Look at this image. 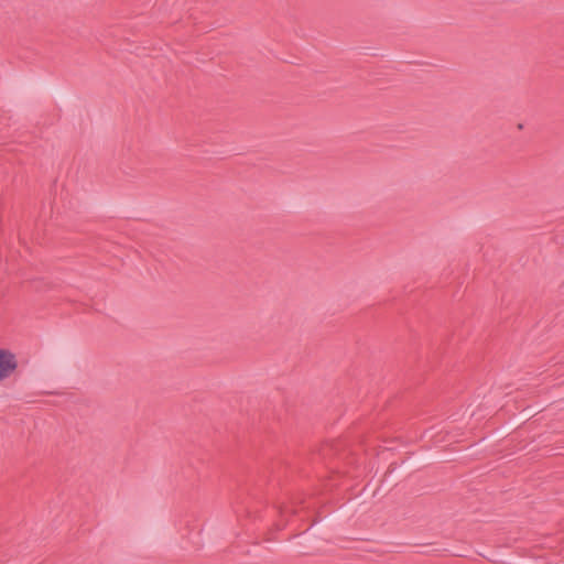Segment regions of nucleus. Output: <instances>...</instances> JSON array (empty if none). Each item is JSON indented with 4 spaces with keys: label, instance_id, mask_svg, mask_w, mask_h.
<instances>
[{
    "label": "nucleus",
    "instance_id": "nucleus-1",
    "mask_svg": "<svg viewBox=\"0 0 564 564\" xmlns=\"http://www.w3.org/2000/svg\"><path fill=\"white\" fill-rule=\"evenodd\" d=\"M19 371L17 354L7 347H0V383L14 377Z\"/></svg>",
    "mask_w": 564,
    "mask_h": 564
}]
</instances>
